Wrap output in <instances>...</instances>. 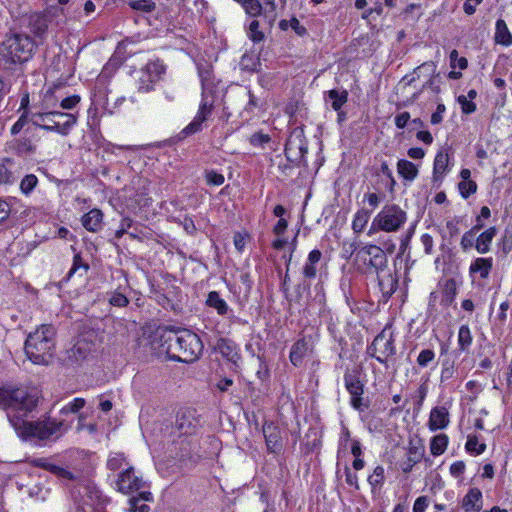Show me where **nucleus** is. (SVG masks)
<instances>
[{"mask_svg":"<svg viewBox=\"0 0 512 512\" xmlns=\"http://www.w3.org/2000/svg\"><path fill=\"white\" fill-rule=\"evenodd\" d=\"M38 391L27 387H0V406L7 414L11 426L22 439L47 440L56 435L61 422L55 420L26 421V417L38 404Z\"/></svg>","mask_w":512,"mask_h":512,"instance_id":"nucleus-1","label":"nucleus"},{"mask_svg":"<svg viewBox=\"0 0 512 512\" xmlns=\"http://www.w3.org/2000/svg\"><path fill=\"white\" fill-rule=\"evenodd\" d=\"M38 184V178L34 174L26 175L20 182V190L23 194L29 195Z\"/></svg>","mask_w":512,"mask_h":512,"instance_id":"nucleus-39","label":"nucleus"},{"mask_svg":"<svg viewBox=\"0 0 512 512\" xmlns=\"http://www.w3.org/2000/svg\"><path fill=\"white\" fill-rule=\"evenodd\" d=\"M427 506V498L425 496L418 497L414 502L413 512H425Z\"/></svg>","mask_w":512,"mask_h":512,"instance_id":"nucleus-63","label":"nucleus"},{"mask_svg":"<svg viewBox=\"0 0 512 512\" xmlns=\"http://www.w3.org/2000/svg\"><path fill=\"white\" fill-rule=\"evenodd\" d=\"M448 445V436L446 434H438L432 437L430 441V452L433 456L443 454Z\"/></svg>","mask_w":512,"mask_h":512,"instance_id":"nucleus-31","label":"nucleus"},{"mask_svg":"<svg viewBox=\"0 0 512 512\" xmlns=\"http://www.w3.org/2000/svg\"><path fill=\"white\" fill-rule=\"evenodd\" d=\"M270 141V136L262 132H256L250 137V143L253 146H263Z\"/></svg>","mask_w":512,"mask_h":512,"instance_id":"nucleus-57","label":"nucleus"},{"mask_svg":"<svg viewBox=\"0 0 512 512\" xmlns=\"http://www.w3.org/2000/svg\"><path fill=\"white\" fill-rule=\"evenodd\" d=\"M458 102L461 106V110L464 114H471L475 112L476 105L472 100L467 99L465 95H460L458 97Z\"/></svg>","mask_w":512,"mask_h":512,"instance_id":"nucleus-52","label":"nucleus"},{"mask_svg":"<svg viewBox=\"0 0 512 512\" xmlns=\"http://www.w3.org/2000/svg\"><path fill=\"white\" fill-rule=\"evenodd\" d=\"M129 6L143 12H151L155 9V3L152 0H131Z\"/></svg>","mask_w":512,"mask_h":512,"instance_id":"nucleus-42","label":"nucleus"},{"mask_svg":"<svg viewBox=\"0 0 512 512\" xmlns=\"http://www.w3.org/2000/svg\"><path fill=\"white\" fill-rule=\"evenodd\" d=\"M138 498L130 499V512H149V506L142 504L138 506Z\"/></svg>","mask_w":512,"mask_h":512,"instance_id":"nucleus-64","label":"nucleus"},{"mask_svg":"<svg viewBox=\"0 0 512 512\" xmlns=\"http://www.w3.org/2000/svg\"><path fill=\"white\" fill-rule=\"evenodd\" d=\"M307 152V141L303 130L294 129L285 144L284 153L287 160L294 165H300L304 161Z\"/></svg>","mask_w":512,"mask_h":512,"instance_id":"nucleus-9","label":"nucleus"},{"mask_svg":"<svg viewBox=\"0 0 512 512\" xmlns=\"http://www.w3.org/2000/svg\"><path fill=\"white\" fill-rule=\"evenodd\" d=\"M85 403H86L85 399L75 398L73 401L69 402L67 405H65L61 409V413L62 414L76 413L84 407Z\"/></svg>","mask_w":512,"mask_h":512,"instance_id":"nucleus-46","label":"nucleus"},{"mask_svg":"<svg viewBox=\"0 0 512 512\" xmlns=\"http://www.w3.org/2000/svg\"><path fill=\"white\" fill-rule=\"evenodd\" d=\"M205 303L208 307L215 309L220 316H227L232 312L227 302L221 298L217 291L209 292Z\"/></svg>","mask_w":512,"mask_h":512,"instance_id":"nucleus-17","label":"nucleus"},{"mask_svg":"<svg viewBox=\"0 0 512 512\" xmlns=\"http://www.w3.org/2000/svg\"><path fill=\"white\" fill-rule=\"evenodd\" d=\"M367 353L378 362L385 364L396 353L394 336L390 328L385 327L367 347Z\"/></svg>","mask_w":512,"mask_h":512,"instance_id":"nucleus-8","label":"nucleus"},{"mask_svg":"<svg viewBox=\"0 0 512 512\" xmlns=\"http://www.w3.org/2000/svg\"><path fill=\"white\" fill-rule=\"evenodd\" d=\"M81 101V97L79 95H71V96H68L66 98H64L61 102H60V107L63 109V110H71L73 108H75Z\"/></svg>","mask_w":512,"mask_h":512,"instance_id":"nucleus-53","label":"nucleus"},{"mask_svg":"<svg viewBox=\"0 0 512 512\" xmlns=\"http://www.w3.org/2000/svg\"><path fill=\"white\" fill-rule=\"evenodd\" d=\"M102 220V211L94 208L82 217V225L90 232H97L101 229Z\"/></svg>","mask_w":512,"mask_h":512,"instance_id":"nucleus-18","label":"nucleus"},{"mask_svg":"<svg viewBox=\"0 0 512 512\" xmlns=\"http://www.w3.org/2000/svg\"><path fill=\"white\" fill-rule=\"evenodd\" d=\"M309 343L305 339L295 342L290 351V361L294 366H299L309 351Z\"/></svg>","mask_w":512,"mask_h":512,"instance_id":"nucleus-21","label":"nucleus"},{"mask_svg":"<svg viewBox=\"0 0 512 512\" xmlns=\"http://www.w3.org/2000/svg\"><path fill=\"white\" fill-rule=\"evenodd\" d=\"M56 331L52 325L43 324L28 334L24 351L36 365H48L54 356Z\"/></svg>","mask_w":512,"mask_h":512,"instance_id":"nucleus-3","label":"nucleus"},{"mask_svg":"<svg viewBox=\"0 0 512 512\" xmlns=\"http://www.w3.org/2000/svg\"><path fill=\"white\" fill-rule=\"evenodd\" d=\"M473 337L468 325H462L458 331V346L462 352H467L472 345Z\"/></svg>","mask_w":512,"mask_h":512,"instance_id":"nucleus-32","label":"nucleus"},{"mask_svg":"<svg viewBox=\"0 0 512 512\" xmlns=\"http://www.w3.org/2000/svg\"><path fill=\"white\" fill-rule=\"evenodd\" d=\"M109 303L115 307H126L129 304V299L120 292H113L109 298Z\"/></svg>","mask_w":512,"mask_h":512,"instance_id":"nucleus-51","label":"nucleus"},{"mask_svg":"<svg viewBox=\"0 0 512 512\" xmlns=\"http://www.w3.org/2000/svg\"><path fill=\"white\" fill-rule=\"evenodd\" d=\"M12 148L19 155H26L34 151V146L28 138L17 139Z\"/></svg>","mask_w":512,"mask_h":512,"instance_id":"nucleus-36","label":"nucleus"},{"mask_svg":"<svg viewBox=\"0 0 512 512\" xmlns=\"http://www.w3.org/2000/svg\"><path fill=\"white\" fill-rule=\"evenodd\" d=\"M35 43L25 34H12L0 44V57L5 64H20L27 62L31 57Z\"/></svg>","mask_w":512,"mask_h":512,"instance_id":"nucleus-5","label":"nucleus"},{"mask_svg":"<svg viewBox=\"0 0 512 512\" xmlns=\"http://www.w3.org/2000/svg\"><path fill=\"white\" fill-rule=\"evenodd\" d=\"M153 83L148 77V75L145 73L144 68L140 71V76L138 78V89L141 92H149L153 89Z\"/></svg>","mask_w":512,"mask_h":512,"instance_id":"nucleus-48","label":"nucleus"},{"mask_svg":"<svg viewBox=\"0 0 512 512\" xmlns=\"http://www.w3.org/2000/svg\"><path fill=\"white\" fill-rule=\"evenodd\" d=\"M125 458L122 454H114L109 457L107 466L110 470H117L122 467Z\"/></svg>","mask_w":512,"mask_h":512,"instance_id":"nucleus-54","label":"nucleus"},{"mask_svg":"<svg viewBox=\"0 0 512 512\" xmlns=\"http://www.w3.org/2000/svg\"><path fill=\"white\" fill-rule=\"evenodd\" d=\"M166 353L170 359L190 363L199 358L203 345L200 338L193 332L182 330L168 336Z\"/></svg>","mask_w":512,"mask_h":512,"instance_id":"nucleus-4","label":"nucleus"},{"mask_svg":"<svg viewBox=\"0 0 512 512\" xmlns=\"http://www.w3.org/2000/svg\"><path fill=\"white\" fill-rule=\"evenodd\" d=\"M357 258L363 264V273L376 275L383 296L390 297L397 289V280L389 272L385 251L377 245L368 244L357 252Z\"/></svg>","mask_w":512,"mask_h":512,"instance_id":"nucleus-2","label":"nucleus"},{"mask_svg":"<svg viewBox=\"0 0 512 512\" xmlns=\"http://www.w3.org/2000/svg\"><path fill=\"white\" fill-rule=\"evenodd\" d=\"M116 485L121 493L130 494L138 491L143 486V480L135 474L132 467H129L119 474Z\"/></svg>","mask_w":512,"mask_h":512,"instance_id":"nucleus-12","label":"nucleus"},{"mask_svg":"<svg viewBox=\"0 0 512 512\" xmlns=\"http://www.w3.org/2000/svg\"><path fill=\"white\" fill-rule=\"evenodd\" d=\"M457 294V283L454 279H447L442 284L441 304L445 307L450 306Z\"/></svg>","mask_w":512,"mask_h":512,"instance_id":"nucleus-26","label":"nucleus"},{"mask_svg":"<svg viewBox=\"0 0 512 512\" xmlns=\"http://www.w3.org/2000/svg\"><path fill=\"white\" fill-rule=\"evenodd\" d=\"M240 3L245 12L250 16H259L262 12V5L259 0H235Z\"/></svg>","mask_w":512,"mask_h":512,"instance_id":"nucleus-35","label":"nucleus"},{"mask_svg":"<svg viewBox=\"0 0 512 512\" xmlns=\"http://www.w3.org/2000/svg\"><path fill=\"white\" fill-rule=\"evenodd\" d=\"M263 434L270 452L277 453L282 449L283 437L278 425L273 422H265L263 425Z\"/></svg>","mask_w":512,"mask_h":512,"instance_id":"nucleus-13","label":"nucleus"},{"mask_svg":"<svg viewBox=\"0 0 512 512\" xmlns=\"http://www.w3.org/2000/svg\"><path fill=\"white\" fill-rule=\"evenodd\" d=\"M445 106L443 104H438L436 111L431 115V123L439 124L443 120V114L445 112Z\"/></svg>","mask_w":512,"mask_h":512,"instance_id":"nucleus-59","label":"nucleus"},{"mask_svg":"<svg viewBox=\"0 0 512 512\" xmlns=\"http://www.w3.org/2000/svg\"><path fill=\"white\" fill-rule=\"evenodd\" d=\"M345 388L350 394V405L359 412L369 407V402L363 398L364 383L361 381V372L358 369L346 370L344 374Z\"/></svg>","mask_w":512,"mask_h":512,"instance_id":"nucleus-7","label":"nucleus"},{"mask_svg":"<svg viewBox=\"0 0 512 512\" xmlns=\"http://www.w3.org/2000/svg\"><path fill=\"white\" fill-rule=\"evenodd\" d=\"M371 213L368 210L360 209L358 210L352 221V230L356 234H360L364 231L367 223L370 219Z\"/></svg>","mask_w":512,"mask_h":512,"instance_id":"nucleus-29","label":"nucleus"},{"mask_svg":"<svg viewBox=\"0 0 512 512\" xmlns=\"http://www.w3.org/2000/svg\"><path fill=\"white\" fill-rule=\"evenodd\" d=\"M465 448L470 453H475L476 455L482 454L486 449V444L479 443V439L476 435H469Z\"/></svg>","mask_w":512,"mask_h":512,"instance_id":"nucleus-37","label":"nucleus"},{"mask_svg":"<svg viewBox=\"0 0 512 512\" xmlns=\"http://www.w3.org/2000/svg\"><path fill=\"white\" fill-rule=\"evenodd\" d=\"M496 234L497 229L495 227H490L482 232L476 239V250L481 254L487 253L490 250V245Z\"/></svg>","mask_w":512,"mask_h":512,"instance_id":"nucleus-23","label":"nucleus"},{"mask_svg":"<svg viewBox=\"0 0 512 512\" xmlns=\"http://www.w3.org/2000/svg\"><path fill=\"white\" fill-rule=\"evenodd\" d=\"M188 418L189 417L186 415V413H183L181 416H178L176 420L177 428L184 434L191 433L194 427Z\"/></svg>","mask_w":512,"mask_h":512,"instance_id":"nucleus-44","label":"nucleus"},{"mask_svg":"<svg viewBox=\"0 0 512 512\" xmlns=\"http://www.w3.org/2000/svg\"><path fill=\"white\" fill-rule=\"evenodd\" d=\"M88 269L89 265L83 262L80 254H76L73 258V265L67 274V279H70L75 273H77L80 270L82 271V273L80 274L82 276L87 273Z\"/></svg>","mask_w":512,"mask_h":512,"instance_id":"nucleus-38","label":"nucleus"},{"mask_svg":"<svg viewBox=\"0 0 512 512\" xmlns=\"http://www.w3.org/2000/svg\"><path fill=\"white\" fill-rule=\"evenodd\" d=\"M475 235L476 234H474V230H469L464 233L460 242L463 251H467L473 246Z\"/></svg>","mask_w":512,"mask_h":512,"instance_id":"nucleus-55","label":"nucleus"},{"mask_svg":"<svg viewBox=\"0 0 512 512\" xmlns=\"http://www.w3.org/2000/svg\"><path fill=\"white\" fill-rule=\"evenodd\" d=\"M32 123L34 126L44 129L48 132H56L63 136L69 134L71 128L76 124L77 117L69 116V120H66L64 123H59L54 121L49 117V114H45L44 112L33 113L32 114Z\"/></svg>","mask_w":512,"mask_h":512,"instance_id":"nucleus-11","label":"nucleus"},{"mask_svg":"<svg viewBox=\"0 0 512 512\" xmlns=\"http://www.w3.org/2000/svg\"><path fill=\"white\" fill-rule=\"evenodd\" d=\"M322 257V253L318 249L312 250L308 254V258L303 266L302 274L304 278L314 279L317 275V267L316 265L320 262Z\"/></svg>","mask_w":512,"mask_h":512,"instance_id":"nucleus-19","label":"nucleus"},{"mask_svg":"<svg viewBox=\"0 0 512 512\" xmlns=\"http://www.w3.org/2000/svg\"><path fill=\"white\" fill-rule=\"evenodd\" d=\"M461 196L467 199L470 195L474 194L477 190V184L474 181H461L458 184Z\"/></svg>","mask_w":512,"mask_h":512,"instance_id":"nucleus-43","label":"nucleus"},{"mask_svg":"<svg viewBox=\"0 0 512 512\" xmlns=\"http://www.w3.org/2000/svg\"><path fill=\"white\" fill-rule=\"evenodd\" d=\"M450 157L449 154L446 151H439L434 159V166H433V180L434 181H442L445 174L448 171V165H449Z\"/></svg>","mask_w":512,"mask_h":512,"instance_id":"nucleus-15","label":"nucleus"},{"mask_svg":"<svg viewBox=\"0 0 512 512\" xmlns=\"http://www.w3.org/2000/svg\"><path fill=\"white\" fill-rule=\"evenodd\" d=\"M248 37L253 42H261L264 39V34L259 30V21L253 20L249 25Z\"/></svg>","mask_w":512,"mask_h":512,"instance_id":"nucleus-45","label":"nucleus"},{"mask_svg":"<svg viewBox=\"0 0 512 512\" xmlns=\"http://www.w3.org/2000/svg\"><path fill=\"white\" fill-rule=\"evenodd\" d=\"M493 267V259L492 258H476L469 267V273L479 274L482 279H486Z\"/></svg>","mask_w":512,"mask_h":512,"instance_id":"nucleus-20","label":"nucleus"},{"mask_svg":"<svg viewBox=\"0 0 512 512\" xmlns=\"http://www.w3.org/2000/svg\"><path fill=\"white\" fill-rule=\"evenodd\" d=\"M290 27L295 31V33L299 36H303L307 33V29L300 24V21L293 17L291 20H290Z\"/></svg>","mask_w":512,"mask_h":512,"instance_id":"nucleus-62","label":"nucleus"},{"mask_svg":"<svg viewBox=\"0 0 512 512\" xmlns=\"http://www.w3.org/2000/svg\"><path fill=\"white\" fill-rule=\"evenodd\" d=\"M435 64L433 62H426V63H423L422 65L418 66L414 72H413V77L409 80V84H411L413 81H415V76L417 77H420V74L425 72L427 76H429L430 78L425 82V84L423 85L422 87V90L427 88V87H432L433 85V79L431 77V75L435 72Z\"/></svg>","mask_w":512,"mask_h":512,"instance_id":"nucleus-30","label":"nucleus"},{"mask_svg":"<svg viewBox=\"0 0 512 512\" xmlns=\"http://www.w3.org/2000/svg\"><path fill=\"white\" fill-rule=\"evenodd\" d=\"M214 107V98L206 91L202 92V99L199 105L198 112L191 123H189L182 131L181 134L186 137L195 134L202 130V124L212 114Z\"/></svg>","mask_w":512,"mask_h":512,"instance_id":"nucleus-10","label":"nucleus"},{"mask_svg":"<svg viewBox=\"0 0 512 512\" xmlns=\"http://www.w3.org/2000/svg\"><path fill=\"white\" fill-rule=\"evenodd\" d=\"M407 222V213L397 204H386L373 218L367 231L368 236L383 231L386 233L398 232Z\"/></svg>","mask_w":512,"mask_h":512,"instance_id":"nucleus-6","label":"nucleus"},{"mask_svg":"<svg viewBox=\"0 0 512 512\" xmlns=\"http://www.w3.org/2000/svg\"><path fill=\"white\" fill-rule=\"evenodd\" d=\"M385 480L384 468L382 466L375 467L373 473L368 477V482L373 489L382 486Z\"/></svg>","mask_w":512,"mask_h":512,"instance_id":"nucleus-41","label":"nucleus"},{"mask_svg":"<svg viewBox=\"0 0 512 512\" xmlns=\"http://www.w3.org/2000/svg\"><path fill=\"white\" fill-rule=\"evenodd\" d=\"M327 96L331 100V107L335 111H339L348 100V92L346 90L338 91L332 89L327 92Z\"/></svg>","mask_w":512,"mask_h":512,"instance_id":"nucleus-33","label":"nucleus"},{"mask_svg":"<svg viewBox=\"0 0 512 512\" xmlns=\"http://www.w3.org/2000/svg\"><path fill=\"white\" fill-rule=\"evenodd\" d=\"M205 178L207 181V184L214 185V186H220L224 183V176L221 173H218L214 170H208L205 172Z\"/></svg>","mask_w":512,"mask_h":512,"instance_id":"nucleus-49","label":"nucleus"},{"mask_svg":"<svg viewBox=\"0 0 512 512\" xmlns=\"http://www.w3.org/2000/svg\"><path fill=\"white\" fill-rule=\"evenodd\" d=\"M495 42L504 46L512 44V34L510 33L506 22L498 19L495 25Z\"/></svg>","mask_w":512,"mask_h":512,"instance_id":"nucleus-24","label":"nucleus"},{"mask_svg":"<svg viewBox=\"0 0 512 512\" xmlns=\"http://www.w3.org/2000/svg\"><path fill=\"white\" fill-rule=\"evenodd\" d=\"M143 68L153 84L165 73V66L160 60L149 61Z\"/></svg>","mask_w":512,"mask_h":512,"instance_id":"nucleus-27","label":"nucleus"},{"mask_svg":"<svg viewBox=\"0 0 512 512\" xmlns=\"http://www.w3.org/2000/svg\"><path fill=\"white\" fill-rule=\"evenodd\" d=\"M410 120V114L408 112H402L395 117V125L398 129H403L408 121Z\"/></svg>","mask_w":512,"mask_h":512,"instance_id":"nucleus-60","label":"nucleus"},{"mask_svg":"<svg viewBox=\"0 0 512 512\" xmlns=\"http://www.w3.org/2000/svg\"><path fill=\"white\" fill-rule=\"evenodd\" d=\"M133 225V220L129 217H125L121 220L119 229L115 232V238L120 239L125 233H127L128 229Z\"/></svg>","mask_w":512,"mask_h":512,"instance_id":"nucleus-56","label":"nucleus"},{"mask_svg":"<svg viewBox=\"0 0 512 512\" xmlns=\"http://www.w3.org/2000/svg\"><path fill=\"white\" fill-rule=\"evenodd\" d=\"M450 65L452 68L459 67L460 69H466L468 62L465 57H459L457 50H452L450 52Z\"/></svg>","mask_w":512,"mask_h":512,"instance_id":"nucleus-50","label":"nucleus"},{"mask_svg":"<svg viewBox=\"0 0 512 512\" xmlns=\"http://www.w3.org/2000/svg\"><path fill=\"white\" fill-rule=\"evenodd\" d=\"M47 471L63 480H75L77 477L70 470L50 463Z\"/></svg>","mask_w":512,"mask_h":512,"instance_id":"nucleus-40","label":"nucleus"},{"mask_svg":"<svg viewBox=\"0 0 512 512\" xmlns=\"http://www.w3.org/2000/svg\"><path fill=\"white\" fill-rule=\"evenodd\" d=\"M421 243L424 247V251L426 254H432L433 252V245H434V241H433V238L431 235L429 234H423L421 236Z\"/></svg>","mask_w":512,"mask_h":512,"instance_id":"nucleus-58","label":"nucleus"},{"mask_svg":"<svg viewBox=\"0 0 512 512\" xmlns=\"http://www.w3.org/2000/svg\"><path fill=\"white\" fill-rule=\"evenodd\" d=\"M216 349L223 357L229 361H232L233 363H236L240 358L238 352L236 351L235 345L227 339H220L217 342Z\"/></svg>","mask_w":512,"mask_h":512,"instance_id":"nucleus-25","label":"nucleus"},{"mask_svg":"<svg viewBox=\"0 0 512 512\" xmlns=\"http://www.w3.org/2000/svg\"><path fill=\"white\" fill-rule=\"evenodd\" d=\"M465 512H478L482 508V492L478 488H472L463 498Z\"/></svg>","mask_w":512,"mask_h":512,"instance_id":"nucleus-16","label":"nucleus"},{"mask_svg":"<svg viewBox=\"0 0 512 512\" xmlns=\"http://www.w3.org/2000/svg\"><path fill=\"white\" fill-rule=\"evenodd\" d=\"M435 358V353L431 349L422 350L417 357V364L421 367H427Z\"/></svg>","mask_w":512,"mask_h":512,"instance_id":"nucleus-47","label":"nucleus"},{"mask_svg":"<svg viewBox=\"0 0 512 512\" xmlns=\"http://www.w3.org/2000/svg\"><path fill=\"white\" fill-rule=\"evenodd\" d=\"M397 170L400 176L408 181L414 180L418 175V168L416 165L404 159L398 161Z\"/></svg>","mask_w":512,"mask_h":512,"instance_id":"nucleus-28","label":"nucleus"},{"mask_svg":"<svg viewBox=\"0 0 512 512\" xmlns=\"http://www.w3.org/2000/svg\"><path fill=\"white\" fill-rule=\"evenodd\" d=\"M15 163L11 158H5L0 163V184L10 185L16 181Z\"/></svg>","mask_w":512,"mask_h":512,"instance_id":"nucleus-22","label":"nucleus"},{"mask_svg":"<svg viewBox=\"0 0 512 512\" xmlns=\"http://www.w3.org/2000/svg\"><path fill=\"white\" fill-rule=\"evenodd\" d=\"M449 424V412L444 406H437L431 409L428 427L431 431L444 429Z\"/></svg>","mask_w":512,"mask_h":512,"instance_id":"nucleus-14","label":"nucleus"},{"mask_svg":"<svg viewBox=\"0 0 512 512\" xmlns=\"http://www.w3.org/2000/svg\"><path fill=\"white\" fill-rule=\"evenodd\" d=\"M465 471V464L463 461H456L450 466V473L454 477L461 476Z\"/></svg>","mask_w":512,"mask_h":512,"instance_id":"nucleus-61","label":"nucleus"},{"mask_svg":"<svg viewBox=\"0 0 512 512\" xmlns=\"http://www.w3.org/2000/svg\"><path fill=\"white\" fill-rule=\"evenodd\" d=\"M422 454L417 447H410L408 450L407 460L401 464L403 472H410L413 466L421 460Z\"/></svg>","mask_w":512,"mask_h":512,"instance_id":"nucleus-34","label":"nucleus"}]
</instances>
